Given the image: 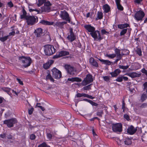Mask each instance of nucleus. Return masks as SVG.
Segmentation results:
<instances>
[{
    "mask_svg": "<svg viewBox=\"0 0 147 147\" xmlns=\"http://www.w3.org/2000/svg\"><path fill=\"white\" fill-rule=\"evenodd\" d=\"M43 31V30L42 28H39L35 30L34 33L35 34L36 37H40L42 35Z\"/></svg>",
    "mask_w": 147,
    "mask_h": 147,
    "instance_id": "obj_19",
    "label": "nucleus"
},
{
    "mask_svg": "<svg viewBox=\"0 0 147 147\" xmlns=\"http://www.w3.org/2000/svg\"><path fill=\"white\" fill-rule=\"evenodd\" d=\"M15 34V32L14 31H12V32H10L9 34V36H13Z\"/></svg>",
    "mask_w": 147,
    "mask_h": 147,
    "instance_id": "obj_59",
    "label": "nucleus"
},
{
    "mask_svg": "<svg viewBox=\"0 0 147 147\" xmlns=\"http://www.w3.org/2000/svg\"><path fill=\"white\" fill-rule=\"evenodd\" d=\"M145 14L142 10L137 11L134 14V19L137 21H141L143 20Z\"/></svg>",
    "mask_w": 147,
    "mask_h": 147,
    "instance_id": "obj_5",
    "label": "nucleus"
},
{
    "mask_svg": "<svg viewBox=\"0 0 147 147\" xmlns=\"http://www.w3.org/2000/svg\"><path fill=\"white\" fill-rule=\"evenodd\" d=\"M129 26V25L127 23L123 24H120L118 25V28L122 29L125 28H127Z\"/></svg>",
    "mask_w": 147,
    "mask_h": 147,
    "instance_id": "obj_27",
    "label": "nucleus"
},
{
    "mask_svg": "<svg viewBox=\"0 0 147 147\" xmlns=\"http://www.w3.org/2000/svg\"><path fill=\"white\" fill-rule=\"evenodd\" d=\"M141 72L143 74H145L147 76V70L143 68L141 70Z\"/></svg>",
    "mask_w": 147,
    "mask_h": 147,
    "instance_id": "obj_48",
    "label": "nucleus"
},
{
    "mask_svg": "<svg viewBox=\"0 0 147 147\" xmlns=\"http://www.w3.org/2000/svg\"><path fill=\"white\" fill-rule=\"evenodd\" d=\"M143 0H134V2L138 4H140Z\"/></svg>",
    "mask_w": 147,
    "mask_h": 147,
    "instance_id": "obj_57",
    "label": "nucleus"
},
{
    "mask_svg": "<svg viewBox=\"0 0 147 147\" xmlns=\"http://www.w3.org/2000/svg\"><path fill=\"white\" fill-rule=\"evenodd\" d=\"M7 5L8 6L10 7H12L13 6V3L11 1H10L7 3Z\"/></svg>",
    "mask_w": 147,
    "mask_h": 147,
    "instance_id": "obj_54",
    "label": "nucleus"
},
{
    "mask_svg": "<svg viewBox=\"0 0 147 147\" xmlns=\"http://www.w3.org/2000/svg\"><path fill=\"white\" fill-rule=\"evenodd\" d=\"M86 95L87 94L85 93H78L76 96L77 97H80L82 96L86 97Z\"/></svg>",
    "mask_w": 147,
    "mask_h": 147,
    "instance_id": "obj_30",
    "label": "nucleus"
},
{
    "mask_svg": "<svg viewBox=\"0 0 147 147\" xmlns=\"http://www.w3.org/2000/svg\"><path fill=\"white\" fill-rule=\"evenodd\" d=\"M124 117L127 120H128L129 119V116L127 114L124 115Z\"/></svg>",
    "mask_w": 147,
    "mask_h": 147,
    "instance_id": "obj_56",
    "label": "nucleus"
},
{
    "mask_svg": "<svg viewBox=\"0 0 147 147\" xmlns=\"http://www.w3.org/2000/svg\"><path fill=\"white\" fill-rule=\"evenodd\" d=\"M121 71L119 69H115L113 71L110 73L112 77H116L121 73Z\"/></svg>",
    "mask_w": 147,
    "mask_h": 147,
    "instance_id": "obj_18",
    "label": "nucleus"
},
{
    "mask_svg": "<svg viewBox=\"0 0 147 147\" xmlns=\"http://www.w3.org/2000/svg\"><path fill=\"white\" fill-rule=\"evenodd\" d=\"M112 130L115 132H121L122 131V125L121 123H117L113 125Z\"/></svg>",
    "mask_w": 147,
    "mask_h": 147,
    "instance_id": "obj_10",
    "label": "nucleus"
},
{
    "mask_svg": "<svg viewBox=\"0 0 147 147\" xmlns=\"http://www.w3.org/2000/svg\"><path fill=\"white\" fill-rule=\"evenodd\" d=\"M101 32L102 34H107L109 33L108 32L106 31L104 29L101 30Z\"/></svg>",
    "mask_w": 147,
    "mask_h": 147,
    "instance_id": "obj_45",
    "label": "nucleus"
},
{
    "mask_svg": "<svg viewBox=\"0 0 147 147\" xmlns=\"http://www.w3.org/2000/svg\"><path fill=\"white\" fill-rule=\"evenodd\" d=\"M44 51L46 55H50L55 52V49L53 46L50 45H47L45 47Z\"/></svg>",
    "mask_w": 147,
    "mask_h": 147,
    "instance_id": "obj_6",
    "label": "nucleus"
},
{
    "mask_svg": "<svg viewBox=\"0 0 147 147\" xmlns=\"http://www.w3.org/2000/svg\"><path fill=\"white\" fill-rule=\"evenodd\" d=\"M26 20L28 25H32L36 23V18L34 16H28Z\"/></svg>",
    "mask_w": 147,
    "mask_h": 147,
    "instance_id": "obj_11",
    "label": "nucleus"
},
{
    "mask_svg": "<svg viewBox=\"0 0 147 147\" xmlns=\"http://www.w3.org/2000/svg\"><path fill=\"white\" fill-rule=\"evenodd\" d=\"M89 62L91 65L97 67L98 66V63L92 57H91L90 59Z\"/></svg>",
    "mask_w": 147,
    "mask_h": 147,
    "instance_id": "obj_22",
    "label": "nucleus"
},
{
    "mask_svg": "<svg viewBox=\"0 0 147 147\" xmlns=\"http://www.w3.org/2000/svg\"><path fill=\"white\" fill-rule=\"evenodd\" d=\"M104 80L106 81H108L109 80V78L107 76H105L103 77Z\"/></svg>",
    "mask_w": 147,
    "mask_h": 147,
    "instance_id": "obj_55",
    "label": "nucleus"
},
{
    "mask_svg": "<svg viewBox=\"0 0 147 147\" xmlns=\"http://www.w3.org/2000/svg\"><path fill=\"white\" fill-rule=\"evenodd\" d=\"M107 56L109 58H113L116 57V54H107Z\"/></svg>",
    "mask_w": 147,
    "mask_h": 147,
    "instance_id": "obj_41",
    "label": "nucleus"
},
{
    "mask_svg": "<svg viewBox=\"0 0 147 147\" xmlns=\"http://www.w3.org/2000/svg\"><path fill=\"white\" fill-rule=\"evenodd\" d=\"M8 36H5L0 38V40L2 42H4L6 40L8 37Z\"/></svg>",
    "mask_w": 147,
    "mask_h": 147,
    "instance_id": "obj_39",
    "label": "nucleus"
},
{
    "mask_svg": "<svg viewBox=\"0 0 147 147\" xmlns=\"http://www.w3.org/2000/svg\"><path fill=\"white\" fill-rule=\"evenodd\" d=\"M86 97L89 98L91 99H93L94 98V97H93L92 96H91L87 94Z\"/></svg>",
    "mask_w": 147,
    "mask_h": 147,
    "instance_id": "obj_58",
    "label": "nucleus"
},
{
    "mask_svg": "<svg viewBox=\"0 0 147 147\" xmlns=\"http://www.w3.org/2000/svg\"><path fill=\"white\" fill-rule=\"evenodd\" d=\"M67 38L71 42H72L75 40L76 38L73 32V29H70V34L67 36Z\"/></svg>",
    "mask_w": 147,
    "mask_h": 147,
    "instance_id": "obj_17",
    "label": "nucleus"
},
{
    "mask_svg": "<svg viewBox=\"0 0 147 147\" xmlns=\"http://www.w3.org/2000/svg\"><path fill=\"white\" fill-rule=\"evenodd\" d=\"M126 75L131 78H134L139 77L140 76V74L136 72H131L127 74Z\"/></svg>",
    "mask_w": 147,
    "mask_h": 147,
    "instance_id": "obj_20",
    "label": "nucleus"
},
{
    "mask_svg": "<svg viewBox=\"0 0 147 147\" xmlns=\"http://www.w3.org/2000/svg\"><path fill=\"white\" fill-rule=\"evenodd\" d=\"M124 142L125 145H129L131 144V140L130 138H127L125 139Z\"/></svg>",
    "mask_w": 147,
    "mask_h": 147,
    "instance_id": "obj_28",
    "label": "nucleus"
},
{
    "mask_svg": "<svg viewBox=\"0 0 147 147\" xmlns=\"http://www.w3.org/2000/svg\"><path fill=\"white\" fill-rule=\"evenodd\" d=\"M19 59L23 66L25 68L30 66L32 62L31 59L29 57H20Z\"/></svg>",
    "mask_w": 147,
    "mask_h": 147,
    "instance_id": "obj_4",
    "label": "nucleus"
},
{
    "mask_svg": "<svg viewBox=\"0 0 147 147\" xmlns=\"http://www.w3.org/2000/svg\"><path fill=\"white\" fill-rule=\"evenodd\" d=\"M40 104V103H37L36 105V107H39L40 108L42 111H44L45 110V108L44 107H42V106L38 105Z\"/></svg>",
    "mask_w": 147,
    "mask_h": 147,
    "instance_id": "obj_42",
    "label": "nucleus"
},
{
    "mask_svg": "<svg viewBox=\"0 0 147 147\" xmlns=\"http://www.w3.org/2000/svg\"><path fill=\"white\" fill-rule=\"evenodd\" d=\"M46 80H49L50 81L53 82L54 81V79L53 78L50 74H49L46 77Z\"/></svg>",
    "mask_w": 147,
    "mask_h": 147,
    "instance_id": "obj_29",
    "label": "nucleus"
},
{
    "mask_svg": "<svg viewBox=\"0 0 147 147\" xmlns=\"http://www.w3.org/2000/svg\"><path fill=\"white\" fill-rule=\"evenodd\" d=\"M102 9L105 13H107L110 10V7L107 4H105L103 6Z\"/></svg>",
    "mask_w": 147,
    "mask_h": 147,
    "instance_id": "obj_21",
    "label": "nucleus"
},
{
    "mask_svg": "<svg viewBox=\"0 0 147 147\" xmlns=\"http://www.w3.org/2000/svg\"><path fill=\"white\" fill-rule=\"evenodd\" d=\"M16 122L17 120L16 119L13 118L5 120L3 122L4 123L6 124L9 127H13V125Z\"/></svg>",
    "mask_w": 147,
    "mask_h": 147,
    "instance_id": "obj_9",
    "label": "nucleus"
},
{
    "mask_svg": "<svg viewBox=\"0 0 147 147\" xmlns=\"http://www.w3.org/2000/svg\"><path fill=\"white\" fill-rule=\"evenodd\" d=\"M88 102L90 103L91 105H92L93 106H97L98 105L97 103L93 102L91 100H89Z\"/></svg>",
    "mask_w": 147,
    "mask_h": 147,
    "instance_id": "obj_44",
    "label": "nucleus"
},
{
    "mask_svg": "<svg viewBox=\"0 0 147 147\" xmlns=\"http://www.w3.org/2000/svg\"><path fill=\"white\" fill-rule=\"evenodd\" d=\"M46 2V0H38V6H40L42 5L44 3Z\"/></svg>",
    "mask_w": 147,
    "mask_h": 147,
    "instance_id": "obj_31",
    "label": "nucleus"
},
{
    "mask_svg": "<svg viewBox=\"0 0 147 147\" xmlns=\"http://www.w3.org/2000/svg\"><path fill=\"white\" fill-rule=\"evenodd\" d=\"M147 98V96L146 94H143L141 96V100L142 101L145 100Z\"/></svg>",
    "mask_w": 147,
    "mask_h": 147,
    "instance_id": "obj_34",
    "label": "nucleus"
},
{
    "mask_svg": "<svg viewBox=\"0 0 147 147\" xmlns=\"http://www.w3.org/2000/svg\"><path fill=\"white\" fill-rule=\"evenodd\" d=\"M69 52L63 51L60 52L58 53H57V54L53 56L54 58H58L60 57L63 56H64L68 55H69Z\"/></svg>",
    "mask_w": 147,
    "mask_h": 147,
    "instance_id": "obj_14",
    "label": "nucleus"
},
{
    "mask_svg": "<svg viewBox=\"0 0 147 147\" xmlns=\"http://www.w3.org/2000/svg\"><path fill=\"white\" fill-rule=\"evenodd\" d=\"M90 85H88L84 87L83 88V89L84 90H88L90 89Z\"/></svg>",
    "mask_w": 147,
    "mask_h": 147,
    "instance_id": "obj_46",
    "label": "nucleus"
},
{
    "mask_svg": "<svg viewBox=\"0 0 147 147\" xmlns=\"http://www.w3.org/2000/svg\"><path fill=\"white\" fill-rule=\"evenodd\" d=\"M30 139L31 140H34L36 138V136L34 134H32L30 136Z\"/></svg>",
    "mask_w": 147,
    "mask_h": 147,
    "instance_id": "obj_49",
    "label": "nucleus"
},
{
    "mask_svg": "<svg viewBox=\"0 0 147 147\" xmlns=\"http://www.w3.org/2000/svg\"><path fill=\"white\" fill-rule=\"evenodd\" d=\"M137 130L136 128H135L132 125H131L128 127L127 129V132L129 134L132 135L134 134Z\"/></svg>",
    "mask_w": 147,
    "mask_h": 147,
    "instance_id": "obj_16",
    "label": "nucleus"
},
{
    "mask_svg": "<svg viewBox=\"0 0 147 147\" xmlns=\"http://www.w3.org/2000/svg\"><path fill=\"white\" fill-rule=\"evenodd\" d=\"M28 16L26 15V12L24 9H23L22 11V13L20 14V18L21 19H26V18Z\"/></svg>",
    "mask_w": 147,
    "mask_h": 147,
    "instance_id": "obj_23",
    "label": "nucleus"
},
{
    "mask_svg": "<svg viewBox=\"0 0 147 147\" xmlns=\"http://www.w3.org/2000/svg\"><path fill=\"white\" fill-rule=\"evenodd\" d=\"M5 136V134H4L0 135V137L2 138H4Z\"/></svg>",
    "mask_w": 147,
    "mask_h": 147,
    "instance_id": "obj_64",
    "label": "nucleus"
},
{
    "mask_svg": "<svg viewBox=\"0 0 147 147\" xmlns=\"http://www.w3.org/2000/svg\"><path fill=\"white\" fill-rule=\"evenodd\" d=\"M134 66L135 67L134 68V69L136 70L140 69L141 67L140 65L138 63H136L135 64Z\"/></svg>",
    "mask_w": 147,
    "mask_h": 147,
    "instance_id": "obj_35",
    "label": "nucleus"
},
{
    "mask_svg": "<svg viewBox=\"0 0 147 147\" xmlns=\"http://www.w3.org/2000/svg\"><path fill=\"white\" fill-rule=\"evenodd\" d=\"M136 52L137 54L140 56H141L142 55V52L141 49L140 48H138L136 51Z\"/></svg>",
    "mask_w": 147,
    "mask_h": 147,
    "instance_id": "obj_37",
    "label": "nucleus"
},
{
    "mask_svg": "<svg viewBox=\"0 0 147 147\" xmlns=\"http://www.w3.org/2000/svg\"><path fill=\"white\" fill-rule=\"evenodd\" d=\"M52 76L55 79H58L61 77V71L55 67H54L52 70Z\"/></svg>",
    "mask_w": 147,
    "mask_h": 147,
    "instance_id": "obj_7",
    "label": "nucleus"
},
{
    "mask_svg": "<svg viewBox=\"0 0 147 147\" xmlns=\"http://www.w3.org/2000/svg\"><path fill=\"white\" fill-rule=\"evenodd\" d=\"M123 80L125 81H127L128 79L127 77H126L122 76Z\"/></svg>",
    "mask_w": 147,
    "mask_h": 147,
    "instance_id": "obj_62",
    "label": "nucleus"
},
{
    "mask_svg": "<svg viewBox=\"0 0 147 147\" xmlns=\"http://www.w3.org/2000/svg\"><path fill=\"white\" fill-rule=\"evenodd\" d=\"M122 109H123V111H124L125 109V103H124V100L123 101Z\"/></svg>",
    "mask_w": 147,
    "mask_h": 147,
    "instance_id": "obj_50",
    "label": "nucleus"
},
{
    "mask_svg": "<svg viewBox=\"0 0 147 147\" xmlns=\"http://www.w3.org/2000/svg\"><path fill=\"white\" fill-rule=\"evenodd\" d=\"M38 147H51L47 145L45 142H43L40 145H39Z\"/></svg>",
    "mask_w": 147,
    "mask_h": 147,
    "instance_id": "obj_36",
    "label": "nucleus"
},
{
    "mask_svg": "<svg viewBox=\"0 0 147 147\" xmlns=\"http://www.w3.org/2000/svg\"><path fill=\"white\" fill-rule=\"evenodd\" d=\"M117 8L118 9L120 10H123V6L120 4H118L117 5Z\"/></svg>",
    "mask_w": 147,
    "mask_h": 147,
    "instance_id": "obj_43",
    "label": "nucleus"
},
{
    "mask_svg": "<svg viewBox=\"0 0 147 147\" xmlns=\"http://www.w3.org/2000/svg\"><path fill=\"white\" fill-rule=\"evenodd\" d=\"M122 76H119L115 80L119 82H121L123 81Z\"/></svg>",
    "mask_w": 147,
    "mask_h": 147,
    "instance_id": "obj_40",
    "label": "nucleus"
},
{
    "mask_svg": "<svg viewBox=\"0 0 147 147\" xmlns=\"http://www.w3.org/2000/svg\"><path fill=\"white\" fill-rule=\"evenodd\" d=\"M115 2L116 5L120 4L121 0H115Z\"/></svg>",
    "mask_w": 147,
    "mask_h": 147,
    "instance_id": "obj_60",
    "label": "nucleus"
},
{
    "mask_svg": "<svg viewBox=\"0 0 147 147\" xmlns=\"http://www.w3.org/2000/svg\"><path fill=\"white\" fill-rule=\"evenodd\" d=\"M84 27L87 32L90 33V34L94 39H98L100 40L102 39L99 31L96 30L95 28L91 25H86L84 26Z\"/></svg>",
    "mask_w": 147,
    "mask_h": 147,
    "instance_id": "obj_1",
    "label": "nucleus"
},
{
    "mask_svg": "<svg viewBox=\"0 0 147 147\" xmlns=\"http://www.w3.org/2000/svg\"><path fill=\"white\" fill-rule=\"evenodd\" d=\"M67 80L68 81L74 82L75 81L80 82L82 81V80L77 77L72 78H68Z\"/></svg>",
    "mask_w": 147,
    "mask_h": 147,
    "instance_id": "obj_24",
    "label": "nucleus"
},
{
    "mask_svg": "<svg viewBox=\"0 0 147 147\" xmlns=\"http://www.w3.org/2000/svg\"><path fill=\"white\" fill-rule=\"evenodd\" d=\"M47 138L50 139H51L53 137V135L50 133H47Z\"/></svg>",
    "mask_w": 147,
    "mask_h": 147,
    "instance_id": "obj_52",
    "label": "nucleus"
},
{
    "mask_svg": "<svg viewBox=\"0 0 147 147\" xmlns=\"http://www.w3.org/2000/svg\"><path fill=\"white\" fill-rule=\"evenodd\" d=\"M102 112H98L97 113V115L98 116H101L102 114Z\"/></svg>",
    "mask_w": 147,
    "mask_h": 147,
    "instance_id": "obj_61",
    "label": "nucleus"
},
{
    "mask_svg": "<svg viewBox=\"0 0 147 147\" xmlns=\"http://www.w3.org/2000/svg\"><path fill=\"white\" fill-rule=\"evenodd\" d=\"M125 51L127 52L126 53H124L123 52H121V50L118 49H116L115 50V53L116 56H117V57H119L122 58L123 55H128L129 53V51L128 50H124L123 51Z\"/></svg>",
    "mask_w": 147,
    "mask_h": 147,
    "instance_id": "obj_13",
    "label": "nucleus"
},
{
    "mask_svg": "<svg viewBox=\"0 0 147 147\" xmlns=\"http://www.w3.org/2000/svg\"><path fill=\"white\" fill-rule=\"evenodd\" d=\"M93 81L91 75L88 74L84 79L82 81V84L83 86H85L88 84Z\"/></svg>",
    "mask_w": 147,
    "mask_h": 147,
    "instance_id": "obj_12",
    "label": "nucleus"
},
{
    "mask_svg": "<svg viewBox=\"0 0 147 147\" xmlns=\"http://www.w3.org/2000/svg\"><path fill=\"white\" fill-rule=\"evenodd\" d=\"M51 4L48 1L45 3L44 5L43 6L41 7V10L40 11L38 9H32L30 8V5H29V11L30 12L33 11L35 12V14H38L43 12H48L50 11Z\"/></svg>",
    "mask_w": 147,
    "mask_h": 147,
    "instance_id": "obj_2",
    "label": "nucleus"
},
{
    "mask_svg": "<svg viewBox=\"0 0 147 147\" xmlns=\"http://www.w3.org/2000/svg\"><path fill=\"white\" fill-rule=\"evenodd\" d=\"M97 17L96 19V20L102 19L103 17V13L101 12L98 11L97 13Z\"/></svg>",
    "mask_w": 147,
    "mask_h": 147,
    "instance_id": "obj_25",
    "label": "nucleus"
},
{
    "mask_svg": "<svg viewBox=\"0 0 147 147\" xmlns=\"http://www.w3.org/2000/svg\"><path fill=\"white\" fill-rule=\"evenodd\" d=\"M60 16L63 20H65L67 21L69 20V15L65 11H61Z\"/></svg>",
    "mask_w": 147,
    "mask_h": 147,
    "instance_id": "obj_15",
    "label": "nucleus"
},
{
    "mask_svg": "<svg viewBox=\"0 0 147 147\" xmlns=\"http://www.w3.org/2000/svg\"><path fill=\"white\" fill-rule=\"evenodd\" d=\"M34 110V109L33 108H31L30 109L28 110V113L29 114L31 115L32 114Z\"/></svg>",
    "mask_w": 147,
    "mask_h": 147,
    "instance_id": "obj_51",
    "label": "nucleus"
},
{
    "mask_svg": "<svg viewBox=\"0 0 147 147\" xmlns=\"http://www.w3.org/2000/svg\"><path fill=\"white\" fill-rule=\"evenodd\" d=\"M98 60L103 64L108 65H109L111 64V62L109 60L100 59H98Z\"/></svg>",
    "mask_w": 147,
    "mask_h": 147,
    "instance_id": "obj_26",
    "label": "nucleus"
},
{
    "mask_svg": "<svg viewBox=\"0 0 147 147\" xmlns=\"http://www.w3.org/2000/svg\"><path fill=\"white\" fill-rule=\"evenodd\" d=\"M47 62L49 63L50 64V66L53 63V61L52 60H50Z\"/></svg>",
    "mask_w": 147,
    "mask_h": 147,
    "instance_id": "obj_63",
    "label": "nucleus"
},
{
    "mask_svg": "<svg viewBox=\"0 0 147 147\" xmlns=\"http://www.w3.org/2000/svg\"><path fill=\"white\" fill-rule=\"evenodd\" d=\"M129 67V66L127 65L126 66H123L121 65H119V67L120 69H127Z\"/></svg>",
    "mask_w": 147,
    "mask_h": 147,
    "instance_id": "obj_38",
    "label": "nucleus"
},
{
    "mask_svg": "<svg viewBox=\"0 0 147 147\" xmlns=\"http://www.w3.org/2000/svg\"><path fill=\"white\" fill-rule=\"evenodd\" d=\"M40 23L44 25H52L57 28H63V25L66 24V22H57L55 24L53 22H49L47 21L42 20H41Z\"/></svg>",
    "mask_w": 147,
    "mask_h": 147,
    "instance_id": "obj_3",
    "label": "nucleus"
},
{
    "mask_svg": "<svg viewBox=\"0 0 147 147\" xmlns=\"http://www.w3.org/2000/svg\"><path fill=\"white\" fill-rule=\"evenodd\" d=\"M43 67L45 69H48L49 68L50 66V64L48 62L46 63L43 65Z\"/></svg>",
    "mask_w": 147,
    "mask_h": 147,
    "instance_id": "obj_32",
    "label": "nucleus"
},
{
    "mask_svg": "<svg viewBox=\"0 0 147 147\" xmlns=\"http://www.w3.org/2000/svg\"><path fill=\"white\" fill-rule=\"evenodd\" d=\"M16 80L18 81V82H19V83L21 85H23V83L22 81H21L20 79L17 78Z\"/></svg>",
    "mask_w": 147,
    "mask_h": 147,
    "instance_id": "obj_53",
    "label": "nucleus"
},
{
    "mask_svg": "<svg viewBox=\"0 0 147 147\" xmlns=\"http://www.w3.org/2000/svg\"><path fill=\"white\" fill-rule=\"evenodd\" d=\"M127 31V29L126 28L123 29L120 33V36L124 35L126 33Z\"/></svg>",
    "mask_w": 147,
    "mask_h": 147,
    "instance_id": "obj_33",
    "label": "nucleus"
},
{
    "mask_svg": "<svg viewBox=\"0 0 147 147\" xmlns=\"http://www.w3.org/2000/svg\"><path fill=\"white\" fill-rule=\"evenodd\" d=\"M64 67L67 73L70 75H73L76 74V70L73 67L69 65H65Z\"/></svg>",
    "mask_w": 147,
    "mask_h": 147,
    "instance_id": "obj_8",
    "label": "nucleus"
},
{
    "mask_svg": "<svg viewBox=\"0 0 147 147\" xmlns=\"http://www.w3.org/2000/svg\"><path fill=\"white\" fill-rule=\"evenodd\" d=\"M117 143L119 145H121L123 143V141L122 140H118L117 141Z\"/></svg>",
    "mask_w": 147,
    "mask_h": 147,
    "instance_id": "obj_47",
    "label": "nucleus"
}]
</instances>
